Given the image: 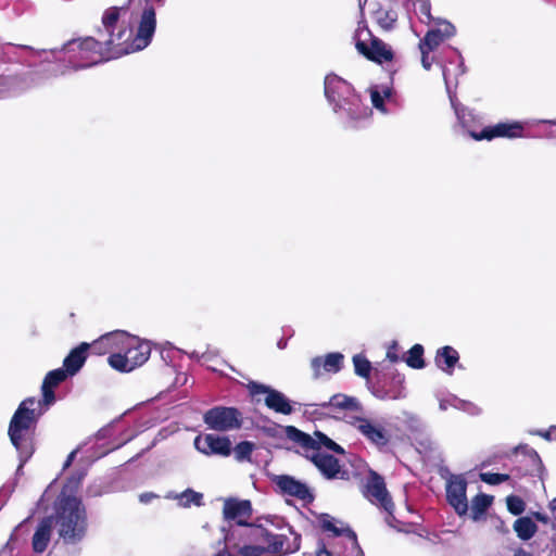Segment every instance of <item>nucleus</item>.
<instances>
[{
	"instance_id": "f257e3e1",
	"label": "nucleus",
	"mask_w": 556,
	"mask_h": 556,
	"mask_svg": "<svg viewBox=\"0 0 556 556\" xmlns=\"http://www.w3.org/2000/svg\"><path fill=\"white\" fill-rule=\"evenodd\" d=\"M124 8L113 7L103 13L102 28L97 30L96 37L73 39L66 42L60 50L36 51L29 46H21L31 51L35 55L50 56L56 60L66 59L73 70L86 68L103 61L117 59L125 54L134 53L147 48L155 33L156 15L152 5H147L141 14L136 36L131 39V30L118 29L117 22Z\"/></svg>"
},
{
	"instance_id": "f03ea898",
	"label": "nucleus",
	"mask_w": 556,
	"mask_h": 556,
	"mask_svg": "<svg viewBox=\"0 0 556 556\" xmlns=\"http://www.w3.org/2000/svg\"><path fill=\"white\" fill-rule=\"evenodd\" d=\"M92 349L99 353L109 352L110 366L121 372H129L142 366L150 357L151 346L147 341L116 331L93 342Z\"/></svg>"
},
{
	"instance_id": "7ed1b4c3",
	"label": "nucleus",
	"mask_w": 556,
	"mask_h": 556,
	"mask_svg": "<svg viewBox=\"0 0 556 556\" xmlns=\"http://www.w3.org/2000/svg\"><path fill=\"white\" fill-rule=\"evenodd\" d=\"M42 413L41 401L28 397L20 404L10 421L8 433L20 457L16 475H22L23 466L34 453L33 428Z\"/></svg>"
},
{
	"instance_id": "20e7f679",
	"label": "nucleus",
	"mask_w": 556,
	"mask_h": 556,
	"mask_svg": "<svg viewBox=\"0 0 556 556\" xmlns=\"http://www.w3.org/2000/svg\"><path fill=\"white\" fill-rule=\"evenodd\" d=\"M223 515L227 522V526L222 528L225 547L214 556H237L239 547L250 540V535L242 529L258 528L260 525L249 522L252 517V506L248 500H226Z\"/></svg>"
},
{
	"instance_id": "39448f33",
	"label": "nucleus",
	"mask_w": 556,
	"mask_h": 556,
	"mask_svg": "<svg viewBox=\"0 0 556 556\" xmlns=\"http://www.w3.org/2000/svg\"><path fill=\"white\" fill-rule=\"evenodd\" d=\"M250 535L247 544L239 547L237 556H283L300 548L301 536L288 527L287 533H270L264 527L243 528Z\"/></svg>"
},
{
	"instance_id": "423d86ee",
	"label": "nucleus",
	"mask_w": 556,
	"mask_h": 556,
	"mask_svg": "<svg viewBox=\"0 0 556 556\" xmlns=\"http://www.w3.org/2000/svg\"><path fill=\"white\" fill-rule=\"evenodd\" d=\"M325 96L333 112L349 127L357 126V123L370 113V110L362 104L352 86L337 75L326 76Z\"/></svg>"
},
{
	"instance_id": "0eeeda50",
	"label": "nucleus",
	"mask_w": 556,
	"mask_h": 556,
	"mask_svg": "<svg viewBox=\"0 0 556 556\" xmlns=\"http://www.w3.org/2000/svg\"><path fill=\"white\" fill-rule=\"evenodd\" d=\"M288 433L290 438H292L300 445L311 450V454L307 457L318 468L325 478H343L344 471L341 470V466L338 459L334 456L323 453L320 451V447L324 446L330 451L342 454L344 453V450L339 444L319 431H316L314 437H311L294 427H289Z\"/></svg>"
},
{
	"instance_id": "6e6552de",
	"label": "nucleus",
	"mask_w": 556,
	"mask_h": 556,
	"mask_svg": "<svg viewBox=\"0 0 556 556\" xmlns=\"http://www.w3.org/2000/svg\"><path fill=\"white\" fill-rule=\"evenodd\" d=\"M320 526L328 534L319 540L315 556H364L355 532L343 522L323 515Z\"/></svg>"
},
{
	"instance_id": "1a4fd4ad",
	"label": "nucleus",
	"mask_w": 556,
	"mask_h": 556,
	"mask_svg": "<svg viewBox=\"0 0 556 556\" xmlns=\"http://www.w3.org/2000/svg\"><path fill=\"white\" fill-rule=\"evenodd\" d=\"M54 527L59 536L67 544L83 540L87 529L86 510L81 502L73 496H62L56 504Z\"/></svg>"
},
{
	"instance_id": "9d476101",
	"label": "nucleus",
	"mask_w": 556,
	"mask_h": 556,
	"mask_svg": "<svg viewBox=\"0 0 556 556\" xmlns=\"http://www.w3.org/2000/svg\"><path fill=\"white\" fill-rule=\"evenodd\" d=\"M357 51L368 60L382 64L393 59L392 49L381 39L374 37L366 26H359L355 34Z\"/></svg>"
},
{
	"instance_id": "9b49d317",
	"label": "nucleus",
	"mask_w": 556,
	"mask_h": 556,
	"mask_svg": "<svg viewBox=\"0 0 556 556\" xmlns=\"http://www.w3.org/2000/svg\"><path fill=\"white\" fill-rule=\"evenodd\" d=\"M349 424H351L367 441L379 448L387 446L392 440L391 429L383 420L352 416Z\"/></svg>"
},
{
	"instance_id": "f8f14e48",
	"label": "nucleus",
	"mask_w": 556,
	"mask_h": 556,
	"mask_svg": "<svg viewBox=\"0 0 556 556\" xmlns=\"http://www.w3.org/2000/svg\"><path fill=\"white\" fill-rule=\"evenodd\" d=\"M365 496L375 505L381 507L388 513L386 521L388 525H392L393 517V502L386 488L384 480L381 476L371 471L366 483Z\"/></svg>"
},
{
	"instance_id": "ddd939ff",
	"label": "nucleus",
	"mask_w": 556,
	"mask_h": 556,
	"mask_svg": "<svg viewBox=\"0 0 556 556\" xmlns=\"http://www.w3.org/2000/svg\"><path fill=\"white\" fill-rule=\"evenodd\" d=\"M203 419L210 429L216 431L235 430L242 425L241 413L235 407H213L204 414Z\"/></svg>"
},
{
	"instance_id": "4468645a",
	"label": "nucleus",
	"mask_w": 556,
	"mask_h": 556,
	"mask_svg": "<svg viewBox=\"0 0 556 556\" xmlns=\"http://www.w3.org/2000/svg\"><path fill=\"white\" fill-rule=\"evenodd\" d=\"M249 389L253 395L265 393V404L269 409L283 415H290L293 412L289 399L283 393L256 382H252Z\"/></svg>"
},
{
	"instance_id": "2eb2a0df",
	"label": "nucleus",
	"mask_w": 556,
	"mask_h": 556,
	"mask_svg": "<svg viewBox=\"0 0 556 556\" xmlns=\"http://www.w3.org/2000/svg\"><path fill=\"white\" fill-rule=\"evenodd\" d=\"M467 482L462 476H451L446 483V497L448 504L457 515L464 516L468 511L466 496Z\"/></svg>"
},
{
	"instance_id": "dca6fc26",
	"label": "nucleus",
	"mask_w": 556,
	"mask_h": 556,
	"mask_svg": "<svg viewBox=\"0 0 556 556\" xmlns=\"http://www.w3.org/2000/svg\"><path fill=\"white\" fill-rule=\"evenodd\" d=\"M195 448L204 455L229 456L231 442L226 437H218L213 433L198 435L194 439Z\"/></svg>"
},
{
	"instance_id": "f3484780",
	"label": "nucleus",
	"mask_w": 556,
	"mask_h": 556,
	"mask_svg": "<svg viewBox=\"0 0 556 556\" xmlns=\"http://www.w3.org/2000/svg\"><path fill=\"white\" fill-rule=\"evenodd\" d=\"M274 482L279 488L280 492L286 495L293 496L305 503H309L314 498L308 486L291 476H276Z\"/></svg>"
},
{
	"instance_id": "a211bd4d",
	"label": "nucleus",
	"mask_w": 556,
	"mask_h": 556,
	"mask_svg": "<svg viewBox=\"0 0 556 556\" xmlns=\"http://www.w3.org/2000/svg\"><path fill=\"white\" fill-rule=\"evenodd\" d=\"M464 74L463 63L459 62L454 70H451L447 66H442V75L445 83V88L447 91V94L450 97V101L452 104V108L454 109V112L456 114V117L460 123H465V115H466V109L459 104L455 99V93L453 89L457 86V77L459 75Z\"/></svg>"
},
{
	"instance_id": "6ab92c4d",
	"label": "nucleus",
	"mask_w": 556,
	"mask_h": 556,
	"mask_svg": "<svg viewBox=\"0 0 556 556\" xmlns=\"http://www.w3.org/2000/svg\"><path fill=\"white\" fill-rule=\"evenodd\" d=\"M455 34L454 26L446 21H439L437 27L429 29L419 42V50L434 51L445 39Z\"/></svg>"
},
{
	"instance_id": "aec40b11",
	"label": "nucleus",
	"mask_w": 556,
	"mask_h": 556,
	"mask_svg": "<svg viewBox=\"0 0 556 556\" xmlns=\"http://www.w3.org/2000/svg\"><path fill=\"white\" fill-rule=\"evenodd\" d=\"M523 125L519 122L498 123L497 125L483 129L480 134L471 132V137L476 140L495 137L520 138L523 136Z\"/></svg>"
},
{
	"instance_id": "412c9836",
	"label": "nucleus",
	"mask_w": 556,
	"mask_h": 556,
	"mask_svg": "<svg viewBox=\"0 0 556 556\" xmlns=\"http://www.w3.org/2000/svg\"><path fill=\"white\" fill-rule=\"evenodd\" d=\"M366 7L369 14L382 29L390 30L393 28L397 15L395 11L386 5V2L370 0L367 2Z\"/></svg>"
},
{
	"instance_id": "4be33fe9",
	"label": "nucleus",
	"mask_w": 556,
	"mask_h": 556,
	"mask_svg": "<svg viewBox=\"0 0 556 556\" xmlns=\"http://www.w3.org/2000/svg\"><path fill=\"white\" fill-rule=\"evenodd\" d=\"M67 376L70 375L63 368H58L47 374L41 387L42 400L40 401L42 406H49L54 402L55 397L53 389L63 382Z\"/></svg>"
},
{
	"instance_id": "5701e85b",
	"label": "nucleus",
	"mask_w": 556,
	"mask_h": 556,
	"mask_svg": "<svg viewBox=\"0 0 556 556\" xmlns=\"http://www.w3.org/2000/svg\"><path fill=\"white\" fill-rule=\"evenodd\" d=\"M54 528L53 517L43 518L33 535L31 546L35 553H43L51 540L52 530Z\"/></svg>"
},
{
	"instance_id": "b1692460",
	"label": "nucleus",
	"mask_w": 556,
	"mask_h": 556,
	"mask_svg": "<svg viewBox=\"0 0 556 556\" xmlns=\"http://www.w3.org/2000/svg\"><path fill=\"white\" fill-rule=\"evenodd\" d=\"M343 355L341 353H329L324 358L314 357L311 362L314 377H320L323 370L326 372H338L343 363Z\"/></svg>"
},
{
	"instance_id": "393cba45",
	"label": "nucleus",
	"mask_w": 556,
	"mask_h": 556,
	"mask_svg": "<svg viewBox=\"0 0 556 556\" xmlns=\"http://www.w3.org/2000/svg\"><path fill=\"white\" fill-rule=\"evenodd\" d=\"M89 348L87 343H81L78 348L71 351L65 357L63 366L70 376H74L83 367L86 361V351Z\"/></svg>"
},
{
	"instance_id": "a878e982",
	"label": "nucleus",
	"mask_w": 556,
	"mask_h": 556,
	"mask_svg": "<svg viewBox=\"0 0 556 556\" xmlns=\"http://www.w3.org/2000/svg\"><path fill=\"white\" fill-rule=\"evenodd\" d=\"M458 359V352L454 348L448 345L439 349L435 355L437 366L447 374L453 372V369Z\"/></svg>"
},
{
	"instance_id": "bb28decb",
	"label": "nucleus",
	"mask_w": 556,
	"mask_h": 556,
	"mask_svg": "<svg viewBox=\"0 0 556 556\" xmlns=\"http://www.w3.org/2000/svg\"><path fill=\"white\" fill-rule=\"evenodd\" d=\"M493 502V496L486 494H478L471 501V518L473 520H479L485 514L488 508L491 506Z\"/></svg>"
},
{
	"instance_id": "cd10ccee",
	"label": "nucleus",
	"mask_w": 556,
	"mask_h": 556,
	"mask_svg": "<svg viewBox=\"0 0 556 556\" xmlns=\"http://www.w3.org/2000/svg\"><path fill=\"white\" fill-rule=\"evenodd\" d=\"M536 525L529 517L518 518L514 523V530L521 540L531 539L536 532Z\"/></svg>"
},
{
	"instance_id": "c85d7f7f",
	"label": "nucleus",
	"mask_w": 556,
	"mask_h": 556,
	"mask_svg": "<svg viewBox=\"0 0 556 556\" xmlns=\"http://www.w3.org/2000/svg\"><path fill=\"white\" fill-rule=\"evenodd\" d=\"M323 407L332 406L340 409H359V403L355 397L344 394H334L329 402L323 403Z\"/></svg>"
},
{
	"instance_id": "c756f323",
	"label": "nucleus",
	"mask_w": 556,
	"mask_h": 556,
	"mask_svg": "<svg viewBox=\"0 0 556 556\" xmlns=\"http://www.w3.org/2000/svg\"><path fill=\"white\" fill-rule=\"evenodd\" d=\"M406 364L414 369H421L425 367L424 348L421 344H415L407 353L405 358Z\"/></svg>"
},
{
	"instance_id": "7c9ffc66",
	"label": "nucleus",
	"mask_w": 556,
	"mask_h": 556,
	"mask_svg": "<svg viewBox=\"0 0 556 556\" xmlns=\"http://www.w3.org/2000/svg\"><path fill=\"white\" fill-rule=\"evenodd\" d=\"M413 7L420 22L429 24L432 21L430 0H413Z\"/></svg>"
},
{
	"instance_id": "2f4dec72",
	"label": "nucleus",
	"mask_w": 556,
	"mask_h": 556,
	"mask_svg": "<svg viewBox=\"0 0 556 556\" xmlns=\"http://www.w3.org/2000/svg\"><path fill=\"white\" fill-rule=\"evenodd\" d=\"M179 501V504L184 507H189L190 505L201 506L203 495L199 492H195L191 489H188L176 496Z\"/></svg>"
},
{
	"instance_id": "473e14b6",
	"label": "nucleus",
	"mask_w": 556,
	"mask_h": 556,
	"mask_svg": "<svg viewBox=\"0 0 556 556\" xmlns=\"http://www.w3.org/2000/svg\"><path fill=\"white\" fill-rule=\"evenodd\" d=\"M353 364L355 374L362 378H368L371 370L370 362L363 355L357 354L353 356Z\"/></svg>"
},
{
	"instance_id": "72a5a7b5",
	"label": "nucleus",
	"mask_w": 556,
	"mask_h": 556,
	"mask_svg": "<svg viewBox=\"0 0 556 556\" xmlns=\"http://www.w3.org/2000/svg\"><path fill=\"white\" fill-rule=\"evenodd\" d=\"M253 450V443L249 441L240 442L239 444L236 445L233 450L235 457L239 462L250 460Z\"/></svg>"
},
{
	"instance_id": "f704fd0d",
	"label": "nucleus",
	"mask_w": 556,
	"mask_h": 556,
	"mask_svg": "<svg viewBox=\"0 0 556 556\" xmlns=\"http://www.w3.org/2000/svg\"><path fill=\"white\" fill-rule=\"evenodd\" d=\"M522 451L525 453V456L528 458L530 468L527 469V472L533 473L535 471H539L541 468V459L539 457V454L527 446L517 448V452Z\"/></svg>"
},
{
	"instance_id": "c9c22d12",
	"label": "nucleus",
	"mask_w": 556,
	"mask_h": 556,
	"mask_svg": "<svg viewBox=\"0 0 556 556\" xmlns=\"http://www.w3.org/2000/svg\"><path fill=\"white\" fill-rule=\"evenodd\" d=\"M479 477L481 481L491 485H497L509 480V476L506 473L481 472Z\"/></svg>"
},
{
	"instance_id": "e433bc0d",
	"label": "nucleus",
	"mask_w": 556,
	"mask_h": 556,
	"mask_svg": "<svg viewBox=\"0 0 556 556\" xmlns=\"http://www.w3.org/2000/svg\"><path fill=\"white\" fill-rule=\"evenodd\" d=\"M390 96H391V90L389 88H386L383 90V96L381 94V92L379 90L372 89L370 92L372 105L376 109L380 110L381 112H386L384 106H383V100H384V98H389Z\"/></svg>"
},
{
	"instance_id": "4c0bfd02",
	"label": "nucleus",
	"mask_w": 556,
	"mask_h": 556,
	"mask_svg": "<svg viewBox=\"0 0 556 556\" xmlns=\"http://www.w3.org/2000/svg\"><path fill=\"white\" fill-rule=\"evenodd\" d=\"M507 508L514 515H520L525 510L523 501L515 495H510L506 498Z\"/></svg>"
},
{
	"instance_id": "58836bf2",
	"label": "nucleus",
	"mask_w": 556,
	"mask_h": 556,
	"mask_svg": "<svg viewBox=\"0 0 556 556\" xmlns=\"http://www.w3.org/2000/svg\"><path fill=\"white\" fill-rule=\"evenodd\" d=\"M422 67L429 71L434 62V58L430 56V51L420 50Z\"/></svg>"
},
{
	"instance_id": "ea45409f",
	"label": "nucleus",
	"mask_w": 556,
	"mask_h": 556,
	"mask_svg": "<svg viewBox=\"0 0 556 556\" xmlns=\"http://www.w3.org/2000/svg\"><path fill=\"white\" fill-rule=\"evenodd\" d=\"M396 348H397L396 342H393L392 345L388 349V352H387V358L389 361H391L392 363H396L400 359V357H399V355L396 353Z\"/></svg>"
},
{
	"instance_id": "a19ab883",
	"label": "nucleus",
	"mask_w": 556,
	"mask_h": 556,
	"mask_svg": "<svg viewBox=\"0 0 556 556\" xmlns=\"http://www.w3.org/2000/svg\"><path fill=\"white\" fill-rule=\"evenodd\" d=\"M404 416L406 417V419H405L406 422H408L416 430L421 427V422L417 416L409 414V413H404Z\"/></svg>"
},
{
	"instance_id": "79ce46f5",
	"label": "nucleus",
	"mask_w": 556,
	"mask_h": 556,
	"mask_svg": "<svg viewBox=\"0 0 556 556\" xmlns=\"http://www.w3.org/2000/svg\"><path fill=\"white\" fill-rule=\"evenodd\" d=\"M464 410H466L468 414L471 415H478L480 413V408L476 406L475 404L467 403L463 407Z\"/></svg>"
},
{
	"instance_id": "37998d69",
	"label": "nucleus",
	"mask_w": 556,
	"mask_h": 556,
	"mask_svg": "<svg viewBox=\"0 0 556 556\" xmlns=\"http://www.w3.org/2000/svg\"><path fill=\"white\" fill-rule=\"evenodd\" d=\"M156 497V494L154 493H151V492H148V493H142L140 494L139 496V501L142 503V504H149L153 498Z\"/></svg>"
},
{
	"instance_id": "c03bdc74",
	"label": "nucleus",
	"mask_w": 556,
	"mask_h": 556,
	"mask_svg": "<svg viewBox=\"0 0 556 556\" xmlns=\"http://www.w3.org/2000/svg\"><path fill=\"white\" fill-rule=\"evenodd\" d=\"M375 395L378 399H381V400H386V399L396 400V399L404 397V394H402L401 392H399L397 394H394V395H387V394H382V393L376 392Z\"/></svg>"
},
{
	"instance_id": "a18cd8bd",
	"label": "nucleus",
	"mask_w": 556,
	"mask_h": 556,
	"mask_svg": "<svg viewBox=\"0 0 556 556\" xmlns=\"http://www.w3.org/2000/svg\"><path fill=\"white\" fill-rule=\"evenodd\" d=\"M553 432H556V427H551L548 431H546V432H539V434L542 435L543 438L547 439V440H551Z\"/></svg>"
},
{
	"instance_id": "49530a36",
	"label": "nucleus",
	"mask_w": 556,
	"mask_h": 556,
	"mask_svg": "<svg viewBox=\"0 0 556 556\" xmlns=\"http://www.w3.org/2000/svg\"><path fill=\"white\" fill-rule=\"evenodd\" d=\"M75 454H76V452H75V451H73V452L68 455V457H67V459H66V462H65V464H64V467H67V466H70V465H71V463L73 462V459H74V457H75Z\"/></svg>"
},
{
	"instance_id": "de8ad7c7",
	"label": "nucleus",
	"mask_w": 556,
	"mask_h": 556,
	"mask_svg": "<svg viewBox=\"0 0 556 556\" xmlns=\"http://www.w3.org/2000/svg\"><path fill=\"white\" fill-rule=\"evenodd\" d=\"M514 556H533L531 553L526 552L525 549H518L515 552Z\"/></svg>"
},
{
	"instance_id": "09e8293b",
	"label": "nucleus",
	"mask_w": 556,
	"mask_h": 556,
	"mask_svg": "<svg viewBox=\"0 0 556 556\" xmlns=\"http://www.w3.org/2000/svg\"><path fill=\"white\" fill-rule=\"evenodd\" d=\"M549 507H551V509H552V511H553L554 517L556 518V498H554V500L551 502ZM555 541H556V538H555Z\"/></svg>"
},
{
	"instance_id": "8fccbe9b",
	"label": "nucleus",
	"mask_w": 556,
	"mask_h": 556,
	"mask_svg": "<svg viewBox=\"0 0 556 556\" xmlns=\"http://www.w3.org/2000/svg\"><path fill=\"white\" fill-rule=\"evenodd\" d=\"M439 406H440L441 410H446L447 409V404L444 401H441Z\"/></svg>"
},
{
	"instance_id": "3c124183",
	"label": "nucleus",
	"mask_w": 556,
	"mask_h": 556,
	"mask_svg": "<svg viewBox=\"0 0 556 556\" xmlns=\"http://www.w3.org/2000/svg\"><path fill=\"white\" fill-rule=\"evenodd\" d=\"M190 357H191V358H197V359H199V358H200V355H199V353H197V352H192V353L190 354Z\"/></svg>"
},
{
	"instance_id": "603ef678",
	"label": "nucleus",
	"mask_w": 556,
	"mask_h": 556,
	"mask_svg": "<svg viewBox=\"0 0 556 556\" xmlns=\"http://www.w3.org/2000/svg\"><path fill=\"white\" fill-rule=\"evenodd\" d=\"M278 348H279V349H285V348H286V342H283V341H279V342H278Z\"/></svg>"
},
{
	"instance_id": "864d4df0",
	"label": "nucleus",
	"mask_w": 556,
	"mask_h": 556,
	"mask_svg": "<svg viewBox=\"0 0 556 556\" xmlns=\"http://www.w3.org/2000/svg\"><path fill=\"white\" fill-rule=\"evenodd\" d=\"M303 556H312V555L305 552V553H303Z\"/></svg>"
},
{
	"instance_id": "5fc2aeb1",
	"label": "nucleus",
	"mask_w": 556,
	"mask_h": 556,
	"mask_svg": "<svg viewBox=\"0 0 556 556\" xmlns=\"http://www.w3.org/2000/svg\"><path fill=\"white\" fill-rule=\"evenodd\" d=\"M157 2H162L163 0H156Z\"/></svg>"
}]
</instances>
